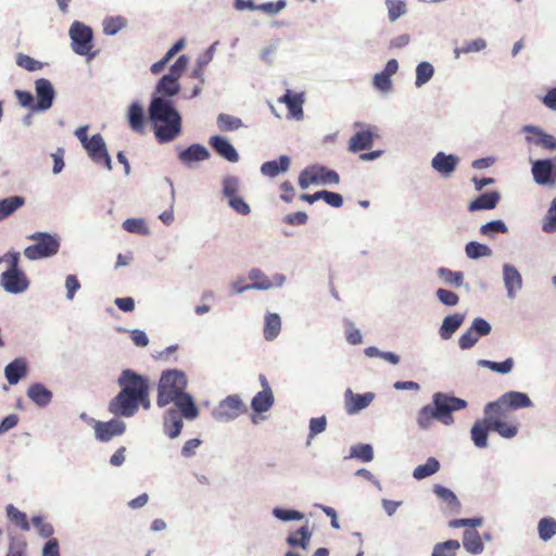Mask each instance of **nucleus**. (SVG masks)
<instances>
[{
	"instance_id": "nucleus-1",
	"label": "nucleus",
	"mask_w": 556,
	"mask_h": 556,
	"mask_svg": "<svg viewBox=\"0 0 556 556\" xmlns=\"http://www.w3.org/2000/svg\"><path fill=\"white\" fill-rule=\"evenodd\" d=\"M188 380L186 374L179 369H168L162 372L157 384L156 404L165 407L173 403L185 419L194 420L199 417V408L193 396L186 392Z\"/></svg>"
},
{
	"instance_id": "nucleus-2",
	"label": "nucleus",
	"mask_w": 556,
	"mask_h": 556,
	"mask_svg": "<svg viewBox=\"0 0 556 556\" xmlns=\"http://www.w3.org/2000/svg\"><path fill=\"white\" fill-rule=\"evenodd\" d=\"M148 117L160 143L170 142L181 134V115L170 99L153 96L148 108Z\"/></svg>"
},
{
	"instance_id": "nucleus-3",
	"label": "nucleus",
	"mask_w": 556,
	"mask_h": 556,
	"mask_svg": "<svg viewBox=\"0 0 556 556\" xmlns=\"http://www.w3.org/2000/svg\"><path fill=\"white\" fill-rule=\"evenodd\" d=\"M468 406L467 401L454 395L435 392L432 395V404L422 406L417 414V425L421 430H428L433 420H438L445 426L454 424L453 413L465 409Z\"/></svg>"
},
{
	"instance_id": "nucleus-4",
	"label": "nucleus",
	"mask_w": 556,
	"mask_h": 556,
	"mask_svg": "<svg viewBox=\"0 0 556 556\" xmlns=\"http://www.w3.org/2000/svg\"><path fill=\"white\" fill-rule=\"evenodd\" d=\"M142 406L144 409L151 407V401H141L130 394L128 390H121L109 403V412L115 417L130 418L135 416Z\"/></svg>"
},
{
	"instance_id": "nucleus-5",
	"label": "nucleus",
	"mask_w": 556,
	"mask_h": 556,
	"mask_svg": "<svg viewBox=\"0 0 556 556\" xmlns=\"http://www.w3.org/2000/svg\"><path fill=\"white\" fill-rule=\"evenodd\" d=\"M28 239L36 241L35 244L24 250V255L30 261L50 257L55 255L60 248V240L56 236L48 232H35Z\"/></svg>"
},
{
	"instance_id": "nucleus-6",
	"label": "nucleus",
	"mask_w": 556,
	"mask_h": 556,
	"mask_svg": "<svg viewBox=\"0 0 556 556\" xmlns=\"http://www.w3.org/2000/svg\"><path fill=\"white\" fill-rule=\"evenodd\" d=\"M68 36L71 38V47L76 54L85 55L89 59L94 56V53H91L93 47V31L91 27L79 21H75L70 27Z\"/></svg>"
},
{
	"instance_id": "nucleus-7",
	"label": "nucleus",
	"mask_w": 556,
	"mask_h": 556,
	"mask_svg": "<svg viewBox=\"0 0 556 556\" xmlns=\"http://www.w3.org/2000/svg\"><path fill=\"white\" fill-rule=\"evenodd\" d=\"M483 415H486V422L491 431L496 432L503 439H514L519 432V422L509 419L507 414L501 410H490L489 405L483 407Z\"/></svg>"
},
{
	"instance_id": "nucleus-8",
	"label": "nucleus",
	"mask_w": 556,
	"mask_h": 556,
	"mask_svg": "<svg viewBox=\"0 0 556 556\" xmlns=\"http://www.w3.org/2000/svg\"><path fill=\"white\" fill-rule=\"evenodd\" d=\"M121 390H128L130 394L141 401H150L148 378L132 369H124L117 378Z\"/></svg>"
},
{
	"instance_id": "nucleus-9",
	"label": "nucleus",
	"mask_w": 556,
	"mask_h": 556,
	"mask_svg": "<svg viewBox=\"0 0 556 556\" xmlns=\"http://www.w3.org/2000/svg\"><path fill=\"white\" fill-rule=\"evenodd\" d=\"M247 410V406L240 395L232 394L222 400L211 412L212 417L218 422H230Z\"/></svg>"
},
{
	"instance_id": "nucleus-10",
	"label": "nucleus",
	"mask_w": 556,
	"mask_h": 556,
	"mask_svg": "<svg viewBox=\"0 0 556 556\" xmlns=\"http://www.w3.org/2000/svg\"><path fill=\"white\" fill-rule=\"evenodd\" d=\"M490 410H501L507 414V409H521L533 406L529 395L520 391H508L503 393L497 400L489 402Z\"/></svg>"
},
{
	"instance_id": "nucleus-11",
	"label": "nucleus",
	"mask_w": 556,
	"mask_h": 556,
	"mask_svg": "<svg viewBox=\"0 0 556 556\" xmlns=\"http://www.w3.org/2000/svg\"><path fill=\"white\" fill-rule=\"evenodd\" d=\"M531 173L536 185L549 188L556 186V164L553 160L542 159L533 161Z\"/></svg>"
},
{
	"instance_id": "nucleus-12",
	"label": "nucleus",
	"mask_w": 556,
	"mask_h": 556,
	"mask_svg": "<svg viewBox=\"0 0 556 556\" xmlns=\"http://www.w3.org/2000/svg\"><path fill=\"white\" fill-rule=\"evenodd\" d=\"M90 421L92 422L94 437L100 442H109L126 431V424L118 418H112L109 421L90 419Z\"/></svg>"
},
{
	"instance_id": "nucleus-13",
	"label": "nucleus",
	"mask_w": 556,
	"mask_h": 556,
	"mask_svg": "<svg viewBox=\"0 0 556 556\" xmlns=\"http://www.w3.org/2000/svg\"><path fill=\"white\" fill-rule=\"evenodd\" d=\"M34 87L37 99L35 110L38 112L50 110L56 97L52 83L47 78H38L35 80Z\"/></svg>"
},
{
	"instance_id": "nucleus-14",
	"label": "nucleus",
	"mask_w": 556,
	"mask_h": 556,
	"mask_svg": "<svg viewBox=\"0 0 556 556\" xmlns=\"http://www.w3.org/2000/svg\"><path fill=\"white\" fill-rule=\"evenodd\" d=\"M502 279L506 296L515 300L523 288V278L518 268L510 263H504L502 266Z\"/></svg>"
},
{
	"instance_id": "nucleus-15",
	"label": "nucleus",
	"mask_w": 556,
	"mask_h": 556,
	"mask_svg": "<svg viewBox=\"0 0 556 556\" xmlns=\"http://www.w3.org/2000/svg\"><path fill=\"white\" fill-rule=\"evenodd\" d=\"M89 157L98 165H104L108 170L112 169V160L108 152L105 141L100 134L90 137L89 143L84 147Z\"/></svg>"
},
{
	"instance_id": "nucleus-16",
	"label": "nucleus",
	"mask_w": 556,
	"mask_h": 556,
	"mask_svg": "<svg viewBox=\"0 0 556 556\" xmlns=\"http://www.w3.org/2000/svg\"><path fill=\"white\" fill-rule=\"evenodd\" d=\"M376 395L374 392L354 393L351 389L344 392V409L348 415L354 416L367 408Z\"/></svg>"
},
{
	"instance_id": "nucleus-17",
	"label": "nucleus",
	"mask_w": 556,
	"mask_h": 556,
	"mask_svg": "<svg viewBox=\"0 0 556 556\" xmlns=\"http://www.w3.org/2000/svg\"><path fill=\"white\" fill-rule=\"evenodd\" d=\"M0 285L5 292L11 294H20L28 289L29 280L23 270L3 271L0 276Z\"/></svg>"
},
{
	"instance_id": "nucleus-18",
	"label": "nucleus",
	"mask_w": 556,
	"mask_h": 556,
	"mask_svg": "<svg viewBox=\"0 0 556 556\" xmlns=\"http://www.w3.org/2000/svg\"><path fill=\"white\" fill-rule=\"evenodd\" d=\"M522 131L527 134L526 141L530 144L541 147L547 150H556V138L542 128L534 125H526Z\"/></svg>"
},
{
	"instance_id": "nucleus-19",
	"label": "nucleus",
	"mask_w": 556,
	"mask_h": 556,
	"mask_svg": "<svg viewBox=\"0 0 556 556\" xmlns=\"http://www.w3.org/2000/svg\"><path fill=\"white\" fill-rule=\"evenodd\" d=\"M459 163V157L456 154H446L445 152H438L431 160L432 168L442 177L448 178L456 170Z\"/></svg>"
},
{
	"instance_id": "nucleus-20",
	"label": "nucleus",
	"mask_w": 556,
	"mask_h": 556,
	"mask_svg": "<svg viewBox=\"0 0 556 556\" xmlns=\"http://www.w3.org/2000/svg\"><path fill=\"white\" fill-rule=\"evenodd\" d=\"M181 412L177 407L168 408L163 416V432L170 439H176L180 435L184 427Z\"/></svg>"
},
{
	"instance_id": "nucleus-21",
	"label": "nucleus",
	"mask_w": 556,
	"mask_h": 556,
	"mask_svg": "<svg viewBox=\"0 0 556 556\" xmlns=\"http://www.w3.org/2000/svg\"><path fill=\"white\" fill-rule=\"evenodd\" d=\"M210 144L214 151L225 160L231 163L239 161V154L231 142L223 136H212L210 138Z\"/></svg>"
},
{
	"instance_id": "nucleus-22",
	"label": "nucleus",
	"mask_w": 556,
	"mask_h": 556,
	"mask_svg": "<svg viewBox=\"0 0 556 556\" xmlns=\"http://www.w3.org/2000/svg\"><path fill=\"white\" fill-rule=\"evenodd\" d=\"M465 320V314L455 313L443 318L439 328V334L442 340H450L460 328Z\"/></svg>"
},
{
	"instance_id": "nucleus-23",
	"label": "nucleus",
	"mask_w": 556,
	"mask_h": 556,
	"mask_svg": "<svg viewBox=\"0 0 556 556\" xmlns=\"http://www.w3.org/2000/svg\"><path fill=\"white\" fill-rule=\"evenodd\" d=\"M279 102L285 103L289 110L290 117L300 121L303 118V94L292 93L290 90L279 98Z\"/></svg>"
},
{
	"instance_id": "nucleus-24",
	"label": "nucleus",
	"mask_w": 556,
	"mask_h": 556,
	"mask_svg": "<svg viewBox=\"0 0 556 556\" xmlns=\"http://www.w3.org/2000/svg\"><path fill=\"white\" fill-rule=\"evenodd\" d=\"M178 80V78L168 73L163 75L155 86V96H162L167 99L176 96L180 91Z\"/></svg>"
},
{
	"instance_id": "nucleus-25",
	"label": "nucleus",
	"mask_w": 556,
	"mask_h": 556,
	"mask_svg": "<svg viewBox=\"0 0 556 556\" xmlns=\"http://www.w3.org/2000/svg\"><path fill=\"white\" fill-rule=\"evenodd\" d=\"M491 431V428L489 427V424L486 422V415H484L482 420H477L471 429H470V438L478 448H485L488 447V437L489 432Z\"/></svg>"
},
{
	"instance_id": "nucleus-26",
	"label": "nucleus",
	"mask_w": 556,
	"mask_h": 556,
	"mask_svg": "<svg viewBox=\"0 0 556 556\" xmlns=\"http://www.w3.org/2000/svg\"><path fill=\"white\" fill-rule=\"evenodd\" d=\"M178 156L184 164L190 165L192 162L207 160L210 156V152L204 146L193 143L189 146L187 149L180 151Z\"/></svg>"
},
{
	"instance_id": "nucleus-27",
	"label": "nucleus",
	"mask_w": 556,
	"mask_h": 556,
	"mask_svg": "<svg viewBox=\"0 0 556 556\" xmlns=\"http://www.w3.org/2000/svg\"><path fill=\"white\" fill-rule=\"evenodd\" d=\"M27 374V363L24 358H15L4 368L5 379L10 384H16Z\"/></svg>"
},
{
	"instance_id": "nucleus-28",
	"label": "nucleus",
	"mask_w": 556,
	"mask_h": 556,
	"mask_svg": "<svg viewBox=\"0 0 556 556\" xmlns=\"http://www.w3.org/2000/svg\"><path fill=\"white\" fill-rule=\"evenodd\" d=\"M462 544L471 555H479L484 551L482 536L475 529H467L463 532Z\"/></svg>"
},
{
	"instance_id": "nucleus-29",
	"label": "nucleus",
	"mask_w": 556,
	"mask_h": 556,
	"mask_svg": "<svg viewBox=\"0 0 556 556\" xmlns=\"http://www.w3.org/2000/svg\"><path fill=\"white\" fill-rule=\"evenodd\" d=\"M127 121L129 127L135 132H142L144 128L146 114L143 105L140 102H132L127 111Z\"/></svg>"
},
{
	"instance_id": "nucleus-30",
	"label": "nucleus",
	"mask_w": 556,
	"mask_h": 556,
	"mask_svg": "<svg viewBox=\"0 0 556 556\" xmlns=\"http://www.w3.org/2000/svg\"><path fill=\"white\" fill-rule=\"evenodd\" d=\"M289 167L290 157L287 155H281L278 160L263 163L261 166V173L266 177L274 178L282 173H286Z\"/></svg>"
},
{
	"instance_id": "nucleus-31",
	"label": "nucleus",
	"mask_w": 556,
	"mask_h": 556,
	"mask_svg": "<svg viewBox=\"0 0 556 556\" xmlns=\"http://www.w3.org/2000/svg\"><path fill=\"white\" fill-rule=\"evenodd\" d=\"M500 198L497 191L484 192L469 203L468 210L470 212L492 210L497 205Z\"/></svg>"
},
{
	"instance_id": "nucleus-32",
	"label": "nucleus",
	"mask_w": 556,
	"mask_h": 556,
	"mask_svg": "<svg viewBox=\"0 0 556 556\" xmlns=\"http://www.w3.org/2000/svg\"><path fill=\"white\" fill-rule=\"evenodd\" d=\"M27 395L39 407H46L52 400V392L39 382L28 388Z\"/></svg>"
},
{
	"instance_id": "nucleus-33",
	"label": "nucleus",
	"mask_w": 556,
	"mask_h": 556,
	"mask_svg": "<svg viewBox=\"0 0 556 556\" xmlns=\"http://www.w3.org/2000/svg\"><path fill=\"white\" fill-rule=\"evenodd\" d=\"M312 538V531L309 530L308 526L305 525L298 529L296 531L290 533L286 542L291 547H301L303 549H307L309 545V541Z\"/></svg>"
},
{
	"instance_id": "nucleus-34",
	"label": "nucleus",
	"mask_w": 556,
	"mask_h": 556,
	"mask_svg": "<svg viewBox=\"0 0 556 556\" xmlns=\"http://www.w3.org/2000/svg\"><path fill=\"white\" fill-rule=\"evenodd\" d=\"M372 142L374 135L370 130L357 131L350 138L349 150L352 152L366 150L372 146Z\"/></svg>"
},
{
	"instance_id": "nucleus-35",
	"label": "nucleus",
	"mask_w": 556,
	"mask_h": 556,
	"mask_svg": "<svg viewBox=\"0 0 556 556\" xmlns=\"http://www.w3.org/2000/svg\"><path fill=\"white\" fill-rule=\"evenodd\" d=\"M281 331V318L277 313H267L264 320V338L275 340Z\"/></svg>"
},
{
	"instance_id": "nucleus-36",
	"label": "nucleus",
	"mask_w": 556,
	"mask_h": 556,
	"mask_svg": "<svg viewBox=\"0 0 556 556\" xmlns=\"http://www.w3.org/2000/svg\"><path fill=\"white\" fill-rule=\"evenodd\" d=\"M434 66L428 62H419L415 68V87L421 88L428 84L434 76Z\"/></svg>"
},
{
	"instance_id": "nucleus-37",
	"label": "nucleus",
	"mask_w": 556,
	"mask_h": 556,
	"mask_svg": "<svg viewBox=\"0 0 556 556\" xmlns=\"http://www.w3.org/2000/svg\"><path fill=\"white\" fill-rule=\"evenodd\" d=\"M275 397L273 392H257L251 401V408L257 413H266L274 405Z\"/></svg>"
},
{
	"instance_id": "nucleus-38",
	"label": "nucleus",
	"mask_w": 556,
	"mask_h": 556,
	"mask_svg": "<svg viewBox=\"0 0 556 556\" xmlns=\"http://www.w3.org/2000/svg\"><path fill=\"white\" fill-rule=\"evenodd\" d=\"M477 365L482 368H488L494 372L501 374V375H508L515 365V361L513 357H508L503 362H493L489 359H479L477 362Z\"/></svg>"
},
{
	"instance_id": "nucleus-39",
	"label": "nucleus",
	"mask_w": 556,
	"mask_h": 556,
	"mask_svg": "<svg viewBox=\"0 0 556 556\" xmlns=\"http://www.w3.org/2000/svg\"><path fill=\"white\" fill-rule=\"evenodd\" d=\"M25 199L21 195H13L0 200V220L13 214L16 210L22 207Z\"/></svg>"
},
{
	"instance_id": "nucleus-40",
	"label": "nucleus",
	"mask_w": 556,
	"mask_h": 556,
	"mask_svg": "<svg viewBox=\"0 0 556 556\" xmlns=\"http://www.w3.org/2000/svg\"><path fill=\"white\" fill-rule=\"evenodd\" d=\"M315 176L317 178L316 185H338L340 182L339 174L323 165H313Z\"/></svg>"
},
{
	"instance_id": "nucleus-41",
	"label": "nucleus",
	"mask_w": 556,
	"mask_h": 556,
	"mask_svg": "<svg viewBox=\"0 0 556 556\" xmlns=\"http://www.w3.org/2000/svg\"><path fill=\"white\" fill-rule=\"evenodd\" d=\"M440 470V463L435 457H429L422 465L417 466L413 471L416 480L426 479Z\"/></svg>"
},
{
	"instance_id": "nucleus-42",
	"label": "nucleus",
	"mask_w": 556,
	"mask_h": 556,
	"mask_svg": "<svg viewBox=\"0 0 556 556\" xmlns=\"http://www.w3.org/2000/svg\"><path fill=\"white\" fill-rule=\"evenodd\" d=\"M465 252L468 258L478 260L480 257H490L493 254L492 249L483 243L470 241L465 247Z\"/></svg>"
},
{
	"instance_id": "nucleus-43",
	"label": "nucleus",
	"mask_w": 556,
	"mask_h": 556,
	"mask_svg": "<svg viewBox=\"0 0 556 556\" xmlns=\"http://www.w3.org/2000/svg\"><path fill=\"white\" fill-rule=\"evenodd\" d=\"M539 538L547 542L556 535V520L553 517H544L538 522Z\"/></svg>"
},
{
	"instance_id": "nucleus-44",
	"label": "nucleus",
	"mask_w": 556,
	"mask_h": 556,
	"mask_svg": "<svg viewBox=\"0 0 556 556\" xmlns=\"http://www.w3.org/2000/svg\"><path fill=\"white\" fill-rule=\"evenodd\" d=\"M384 4L388 10V20L391 23L407 14V4L403 0H386Z\"/></svg>"
},
{
	"instance_id": "nucleus-45",
	"label": "nucleus",
	"mask_w": 556,
	"mask_h": 556,
	"mask_svg": "<svg viewBox=\"0 0 556 556\" xmlns=\"http://www.w3.org/2000/svg\"><path fill=\"white\" fill-rule=\"evenodd\" d=\"M459 548L460 543L457 540H447L434 544L431 556H456Z\"/></svg>"
},
{
	"instance_id": "nucleus-46",
	"label": "nucleus",
	"mask_w": 556,
	"mask_h": 556,
	"mask_svg": "<svg viewBox=\"0 0 556 556\" xmlns=\"http://www.w3.org/2000/svg\"><path fill=\"white\" fill-rule=\"evenodd\" d=\"M249 279L252 280L253 290H270L269 278L260 268H252L249 271Z\"/></svg>"
},
{
	"instance_id": "nucleus-47",
	"label": "nucleus",
	"mask_w": 556,
	"mask_h": 556,
	"mask_svg": "<svg viewBox=\"0 0 556 556\" xmlns=\"http://www.w3.org/2000/svg\"><path fill=\"white\" fill-rule=\"evenodd\" d=\"M506 232H508V228L502 219L488 222L480 227V233L489 238H494L496 233Z\"/></svg>"
},
{
	"instance_id": "nucleus-48",
	"label": "nucleus",
	"mask_w": 556,
	"mask_h": 556,
	"mask_svg": "<svg viewBox=\"0 0 556 556\" xmlns=\"http://www.w3.org/2000/svg\"><path fill=\"white\" fill-rule=\"evenodd\" d=\"M7 517L12 521L20 526L23 531H29L30 526L27 521V516L25 513L18 510L14 505L9 504L5 508Z\"/></svg>"
},
{
	"instance_id": "nucleus-49",
	"label": "nucleus",
	"mask_w": 556,
	"mask_h": 556,
	"mask_svg": "<svg viewBox=\"0 0 556 556\" xmlns=\"http://www.w3.org/2000/svg\"><path fill=\"white\" fill-rule=\"evenodd\" d=\"M273 516L283 522L300 521L304 519V514L296 509H287L281 507H275L271 511Z\"/></svg>"
},
{
	"instance_id": "nucleus-50",
	"label": "nucleus",
	"mask_w": 556,
	"mask_h": 556,
	"mask_svg": "<svg viewBox=\"0 0 556 556\" xmlns=\"http://www.w3.org/2000/svg\"><path fill=\"white\" fill-rule=\"evenodd\" d=\"M350 457L369 463L374 459V448L370 444H357L351 447Z\"/></svg>"
},
{
	"instance_id": "nucleus-51",
	"label": "nucleus",
	"mask_w": 556,
	"mask_h": 556,
	"mask_svg": "<svg viewBox=\"0 0 556 556\" xmlns=\"http://www.w3.org/2000/svg\"><path fill=\"white\" fill-rule=\"evenodd\" d=\"M542 230L545 233H553L556 231V198L552 200L546 215L543 218Z\"/></svg>"
},
{
	"instance_id": "nucleus-52",
	"label": "nucleus",
	"mask_w": 556,
	"mask_h": 556,
	"mask_svg": "<svg viewBox=\"0 0 556 556\" xmlns=\"http://www.w3.org/2000/svg\"><path fill=\"white\" fill-rule=\"evenodd\" d=\"M123 228L131 233L149 235L150 230L143 218H127L123 223Z\"/></svg>"
},
{
	"instance_id": "nucleus-53",
	"label": "nucleus",
	"mask_w": 556,
	"mask_h": 556,
	"mask_svg": "<svg viewBox=\"0 0 556 556\" xmlns=\"http://www.w3.org/2000/svg\"><path fill=\"white\" fill-rule=\"evenodd\" d=\"M438 276L446 283L453 285L455 287L464 286V274L462 271H453L448 268L441 267L438 270Z\"/></svg>"
},
{
	"instance_id": "nucleus-54",
	"label": "nucleus",
	"mask_w": 556,
	"mask_h": 556,
	"mask_svg": "<svg viewBox=\"0 0 556 556\" xmlns=\"http://www.w3.org/2000/svg\"><path fill=\"white\" fill-rule=\"evenodd\" d=\"M126 27V20L122 16L108 17L103 21V31L108 36L116 35Z\"/></svg>"
},
{
	"instance_id": "nucleus-55",
	"label": "nucleus",
	"mask_w": 556,
	"mask_h": 556,
	"mask_svg": "<svg viewBox=\"0 0 556 556\" xmlns=\"http://www.w3.org/2000/svg\"><path fill=\"white\" fill-rule=\"evenodd\" d=\"M217 126L224 131H232L242 126V121L238 117L222 113L217 117Z\"/></svg>"
},
{
	"instance_id": "nucleus-56",
	"label": "nucleus",
	"mask_w": 556,
	"mask_h": 556,
	"mask_svg": "<svg viewBox=\"0 0 556 556\" xmlns=\"http://www.w3.org/2000/svg\"><path fill=\"white\" fill-rule=\"evenodd\" d=\"M433 492L434 494L440 498L442 500L443 502H445L450 507H455V506H458L459 505V502L455 495V493L445 488V486H442V485H439V484H435L433 486Z\"/></svg>"
},
{
	"instance_id": "nucleus-57",
	"label": "nucleus",
	"mask_w": 556,
	"mask_h": 556,
	"mask_svg": "<svg viewBox=\"0 0 556 556\" xmlns=\"http://www.w3.org/2000/svg\"><path fill=\"white\" fill-rule=\"evenodd\" d=\"M16 64L20 67L25 68L28 72L40 71L43 67L42 62L37 61V60L33 59L31 56L23 54V53H18L16 55Z\"/></svg>"
},
{
	"instance_id": "nucleus-58",
	"label": "nucleus",
	"mask_w": 556,
	"mask_h": 556,
	"mask_svg": "<svg viewBox=\"0 0 556 556\" xmlns=\"http://www.w3.org/2000/svg\"><path fill=\"white\" fill-rule=\"evenodd\" d=\"M326 427L327 419L325 416L311 418L308 426L309 431L307 444H309L311 440L314 439L316 435L324 432L326 430Z\"/></svg>"
},
{
	"instance_id": "nucleus-59",
	"label": "nucleus",
	"mask_w": 556,
	"mask_h": 556,
	"mask_svg": "<svg viewBox=\"0 0 556 556\" xmlns=\"http://www.w3.org/2000/svg\"><path fill=\"white\" fill-rule=\"evenodd\" d=\"M344 333L346 341L352 345L361 344L363 342V336L359 329L350 320L345 321Z\"/></svg>"
},
{
	"instance_id": "nucleus-60",
	"label": "nucleus",
	"mask_w": 556,
	"mask_h": 556,
	"mask_svg": "<svg viewBox=\"0 0 556 556\" xmlns=\"http://www.w3.org/2000/svg\"><path fill=\"white\" fill-rule=\"evenodd\" d=\"M479 336L468 328L458 339V345L462 350H469L473 348L479 341Z\"/></svg>"
},
{
	"instance_id": "nucleus-61",
	"label": "nucleus",
	"mask_w": 556,
	"mask_h": 556,
	"mask_svg": "<svg viewBox=\"0 0 556 556\" xmlns=\"http://www.w3.org/2000/svg\"><path fill=\"white\" fill-rule=\"evenodd\" d=\"M469 328L473 330L479 337H485L492 331L491 324L482 317L473 318Z\"/></svg>"
},
{
	"instance_id": "nucleus-62",
	"label": "nucleus",
	"mask_w": 556,
	"mask_h": 556,
	"mask_svg": "<svg viewBox=\"0 0 556 556\" xmlns=\"http://www.w3.org/2000/svg\"><path fill=\"white\" fill-rule=\"evenodd\" d=\"M372 85L377 90L388 93L392 89V79L380 72L374 75Z\"/></svg>"
},
{
	"instance_id": "nucleus-63",
	"label": "nucleus",
	"mask_w": 556,
	"mask_h": 556,
	"mask_svg": "<svg viewBox=\"0 0 556 556\" xmlns=\"http://www.w3.org/2000/svg\"><path fill=\"white\" fill-rule=\"evenodd\" d=\"M435 294L438 300L446 306H455L459 302L458 295L455 292L447 289L440 288L437 290Z\"/></svg>"
},
{
	"instance_id": "nucleus-64",
	"label": "nucleus",
	"mask_w": 556,
	"mask_h": 556,
	"mask_svg": "<svg viewBox=\"0 0 556 556\" xmlns=\"http://www.w3.org/2000/svg\"><path fill=\"white\" fill-rule=\"evenodd\" d=\"M317 178L313 166L303 169L299 176V186L302 189H307L311 185H316Z\"/></svg>"
}]
</instances>
